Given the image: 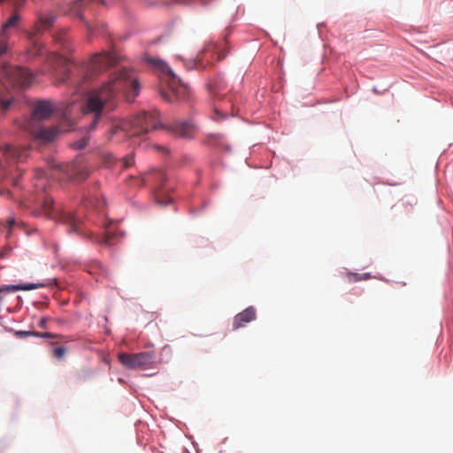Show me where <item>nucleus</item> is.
I'll return each instance as SVG.
<instances>
[{"label":"nucleus","mask_w":453,"mask_h":453,"mask_svg":"<svg viewBox=\"0 0 453 453\" xmlns=\"http://www.w3.org/2000/svg\"><path fill=\"white\" fill-rule=\"evenodd\" d=\"M140 83L135 73L130 69L124 68L99 88L90 90L87 96L84 116V119H87L89 113L94 114L88 130H93L96 127L103 114L115 108L116 97L120 90H130L134 97L138 95Z\"/></svg>","instance_id":"obj_1"},{"label":"nucleus","mask_w":453,"mask_h":453,"mask_svg":"<svg viewBox=\"0 0 453 453\" xmlns=\"http://www.w3.org/2000/svg\"><path fill=\"white\" fill-rule=\"evenodd\" d=\"M117 62L116 57L112 53L103 52L92 57L86 73L84 70L78 67L67 68L59 83H67L74 89V93H83L85 88L83 83L88 79L99 74L103 70L113 65Z\"/></svg>","instance_id":"obj_2"},{"label":"nucleus","mask_w":453,"mask_h":453,"mask_svg":"<svg viewBox=\"0 0 453 453\" xmlns=\"http://www.w3.org/2000/svg\"><path fill=\"white\" fill-rule=\"evenodd\" d=\"M149 63L163 74L161 78L162 86L159 88L162 98L170 104L188 99L190 95L189 88L187 84L181 82L167 64L158 58L149 59Z\"/></svg>","instance_id":"obj_3"},{"label":"nucleus","mask_w":453,"mask_h":453,"mask_svg":"<svg viewBox=\"0 0 453 453\" xmlns=\"http://www.w3.org/2000/svg\"><path fill=\"white\" fill-rule=\"evenodd\" d=\"M159 113L157 111H143L129 119H122L112 125L111 135L123 134L134 137L148 134L160 126Z\"/></svg>","instance_id":"obj_4"},{"label":"nucleus","mask_w":453,"mask_h":453,"mask_svg":"<svg viewBox=\"0 0 453 453\" xmlns=\"http://www.w3.org/2000/svg\"><path fill=\"white\" fill-rule=\"evenodd\" d=\"M53 111L52 104L50 101L42 100L34 104L31 117L23 124V128L35 139L47 142L52 141L58 129L57 127H43L40 121L47 119Z\"/></svg>","instance_id":"obj_5"},{"label":"nucleus","mask_w":453,"mask_h":453,"mask_svg":"<svg viewBox=\"0 0 453 453\" xmlns=\"http://www.w3.org/2000/svg\"><path fill=\"white\" fill-rule=\"evenodd\" d=\"M33 74L26 68L12 66L3 64L0 66V96L4 89H26L33 82ZM12 101L10 99H0V109L6 111Z\"/></svg>","instance_id":"obj_6"},{"label":"nucleus","mask_w":453,"mask_h":453,"mask_svg":"<svg viewBox=\"0 0 453 453\" xmlns=\"http://www.w3.org/2000/svg\"><path fill=\"white\" fill-rule=\"evenodd\" d=\"M27 154V147L15 148L10 144L0 147V180H6V181L17 186L16 173L19 172V169L15 166V164L25 160ZM4 194L5 191L0 188V196ZM6 194L10 195V192L6 191Z\"/></svg>","instance_id":"obj_7"},{"label":"nucleus","mask_w":453,"mask_h":453,"mask_svg":"<svg viewBox=\"0 0 453 453\" xmlns=\"http://www.w3.org/2000/svg\"><path fill=\"white\" fill-rule=\"evenodd\" d=\"M42 213L50 219H53L55 220L60 221L68 226V232L70 234L81 233V219L72 212H66L64 211H58L54 207L53 199L48 196H44L42 197V206H41Z\"/></svg>","instance_id":"obj_8"},{"label":"nucleus","mask_w":453,"mask_h":453,"mask_svg":"<svg viewBox=\"0 0 453 453\" xmlns=\"http://www.w3.org/2000/svg\"><path fill=\"white\" fill-rule=\"evenodd\" d=\"M118 357L119 362L128 369H147L155 361V354L147 351L134 354L119 353Z\"/></svg>","instance_id":"obj_9"},{"label":"nucleus","mask_w":453,"mask_h":453,"mask_svg":"<svg viewBox=\"0 0 453 453\" xmlns=\"http://www.w3.org/2000/svg\"><path fill=\"white\" fill-rule=\"evenodd\" d=\"M56 14L51 11L40 12L34 25V30L36 34H42L48 31L56 20Z\"/></svg>","instance_id":"obj_10"},{"label":"nucleus","mask_w":453,"mask_h":453,"mask_svg":"<svg viewBox=\"0 0 453 453\" xmlns=\"http://www.w3.org/2000/svg\"><path fill=\"white\" fill-rule=\"evenodd\" d=\"M256 319V310L254 307L250 306L242 312L235 315L233 321V329L237 330L243 327L246 324Z\"/></svg>","instance_id":"obj_11"},{"label":"nucleus","mask_w":453,"mask_h":453,"mask_svg":"<svg viewBox=\"0 0 453 453\" xmlns=\"http://www.w3.org/2000/svg\"><path fill=\"white\" fill-rule=\"evenodd\" d=\"M169 129L178 136L189 137L191 136L194 127L189 121H177L172 124Z\"/></svg>","instance_id":"obj_12"},{"label":"nucleus","mask_w":453,"mask_h":453,"mask_svg":"<svg viewBox=\"0 0 453 453\" xmlns=\"http://www.w3.org/2000/svg\"><path fill=\"white\" fill-rule=\"evenodd\" d=\"M49 176L53 177V178L56 177L52 173H49L42 168H38L35 171V188H36L37 191L45 190L47 183H48Z\"/></svg>","instance_id":"obj_13"},{"label":"nucleus","mask_w":453,"mask_h":453,"mask_svg":"<svg viewBox=\"0 0 453 453\" xmlns=\"http://www.w3.org/2000/svg\"><path fill=\"white\" fill-rule=\"evenodd\" d=\"M165 173L162 170H154L145 176L144 180L152 182L157 188L163 187L164 181L165 180Z\"/></svg>","instance_id":"obj_14"},{"label":"nucleus","mask_w":453,"mask_h":453,"mask_svg":"<svg viewBox=\"0 0 453 453\" xmlns=\"http://www.w3.org/2000/svg\"><path fill=\"white\" fill-rule=\"evenodd\" d=\"M20 17L18 13L12 15L6 22L2 25L0 37L9 38V30L16 28L19 25Z\"/></svg>","instance_id":"obj_15"},{"label":"nucleus","mask_w":453,"mask_h":453,"mask_svg":"<svg viewBox=\"0 0 453 453\" xmlns=\"http://www.w3.org/2000/svg\"><path fill=\"white\" fill-rule=\"evenodd\" d=\"M87 271L90 274L106 277L108 275L107 269L97 260L91 261L87 265Z\"/></svg>","instance_id":"obj_16"},{"label":"nucleus","mask_w":453,"mask_h":453,"mask_svg":"<svg viewBox=\"0 0 453 453\" xmlns=\"http://www.w3.org/2000/svg\"><path fill=\"white\" fill-rule=\"evenodd\" d=\"M117 234H118L110 226V225L105 226L104 237L102 238L99 242L106 246H111L115 243L114 238Z\"/></svg>","instance_id":"obj_17"},{"label":"nucleus","mask_w":453,"mask_h":453,"mask_svg":"<svg viewBox=\"0 0 453 453\" xmlns=\"http://www.w3.org/2000/svg\"><path fill=\"white\" fill-rule=\"evenodd\" d=\"M90 3L91 0H78L74 3L73 9L81 19H83L82 9H85Z\"/></svg>","instance_id":"obj_18"},{"label":"nucleus","mask_w":453,"mask_h":453,"mask_svg":"<svg viewBox=\"0 0 453 453\" xmlns=\"http://www.w3.org/2000/svg\"><path fill=\"white\" fill-rule=\"evenodd\" d=\"M225 88L226 86L222 81H217L210 87L211 95L219 99L221 98V91H223Z\"/></svg>","instance_id":"obj_19"},{"label":"nucleus","mask_w":453,"mask_h":453,"mask_svg":"<svg viewBox=\"0 0 453 453\" xmlns=\"http://www.w3.org/2000/svg\"><path fill=\"white\" fill-rule=\"evenodd\" d=\"M20 336L35 335L41 338H53L54 335L50 333H40L35 331H19L17 333Z\"/></svg>","instance_id":"obj_20"},{"label":"nucleus","mask_w":453,"mask_h":453,"mask_svg":"<svg viewBox=\"0 0 453 453\" xmlns=\"http://www.w3.org/2000/svg\"><path fill=\"white\" fill-rule=\"evenodd\" d=\"M10 51V45L8 38L0 37V59L8 55Z\"/></svg>","instance_id":"obj_21"},{"label":"nucleus","mask_w":453,"mask_h":453,"mask_svg":"<svg viewBox=\"0 0 453 453\" xmlns=\"http://www.w3.org/2000/svg\"><path fill=\"white\" fill-rule=\"evenodd\" d=\"M55 40L61 43L63 46L66 47L68 42H69V37L66 34L65 31H59L58 34L55 35Z\"/></svg>","instance_id":"obj_22"},{"label":"nucleus","mask_w":453,"mask_h":453,"mask_svg":"<svg viewBox=\"0 0 453 453\" xmlns=\"http://www.w3.org/2000/svg\"><path fill=\"white\" fill-rule=\"evenodd\" d=\"M119 163L121 167L123 168H128L134 164V156L128 155L127 157H122L119 160Z\"/></svg>","instance_id":"obj_23"},{"label":"nucleus","mask_w":453,"mask_h":453,"mask_svg":"<svg viewBox=\"0 0 453 453\" xmlns=\"http://www.w3.org/2000/svg\"><path fill=\"white\" fill-rule=\"evenodd\" d=\"M88 140H89V137L85 136V137L81 138V140L75 142L73 144V147L77 150H82L87 146Z\"/></svg>","instance_id":"obj_24"},{"label":"nucleus","mask_w":453,"mask_h":453,"mask_svg":"<svg viewBox=\"0 0 453 453\" xmlns=\"http://www.w3.org/2000/svg\"><path fill=\"white\" fill-rule=\"evenodd\" d=\"M346 279H347L348 282H349V283L357 282V281L362 280L361 273H348L346 274Z\"/></svg>","instance_id":"obj_25"},{"label":"nucleus","mask_w":453,"mask_h":453,"mask_svg":"<svg viewBox=\"0 0 453 453\" xmlns=\"http://www.w3.org/2000/svg\"><path fill=\"white\" fill-rule=\"evenodd\" d=\"M156 201L157 203L165 206L166 204L170 203L172 202V199L168 196H164L163 195L157 194L156 196Z\"/></svg>","instance_id":"obj_26"},{"label":"nucleus","mask_w":453,"mask_h":453,"mask_svg":"<svg viewBox=\"0 0 453 453\" xmlns=\"http://www.w3.org/2000/svg\"><path fill=\"white\" fill-rule=\"evenodd\" d=\"M65 348L60 346L53 349V356L57 358H62L65 355Z\"/></svg>","instance_id":"obj_27"},{"label":"nucleus","mask_w":453,"mask_h":453,"mask_svg":"<svg viewBox=\"0 0 453 453\" xmlns=\"http://www.w3.org/2000/svg\"><path fill=\"white\" fill-rule=\"evenodd\" d=\"M52 168H58L59 171L66 173L67 175L71 176V173H70V168L71 166L70 165H50Z\"/></svg>","instance_id":"obj_28"},{"label":"nucleus","mask_w":453,"mask_h":453,"mask_svg":"<svg viewBox=\"0 0 453 453\" xmlns=\"http://www.w3.org/2000/svg\"><path fill=\"white\" fill-rule=\"evenodd\" d=\"M75 174H76V177H77L78 179L84 180V179H86L87 177H88V175H89V172H88V171H87V170L85 169V167H83L81 170L78 171Z\"/></svg>","instance_id":"obj_29"},{"label":"nucleus","mask_w":453,"mask_h":453,"mask_svg":"<svg viewBox=\"0 0 453 453\" xmlns=\"http://www.w3.org/2000/svg\"><path fill=\"white\" fill-rule=\"evenodd\" d=\"M224 118H225V116L222 114V112L219 111V109L218 107H215L213 119L218 121V120L223 119Z\"/></svg>","instance_id":"obj_30"},{"label":"nucleus","mask_w":453,"mask_h":453,"mask_svg":"<svg viewBox=\"0 0 453 453\" xmlns=\"http://www.w3.org/2000/svg\"><path fill=\"white\" fill-rule=\"evenodd\" d=\"M15 219L13 218H10L6 221V226L9 228V230L14 226Z\"/></svg>","instance_id":"obj_31"},{"label":"nucleus","mask_w":453,"mask_h":453,"mask_svg":"<svg viewBox=\"0 0 453 453\" xmlns=\"http://www.w3.org/2000/svg\"><path fill=\"white\" fill-rule=\"evenodd\" d=\"M46 324H47V319L46 318H42L39 321V326L42 327V328H45L46 327Z\"/></svg>","instance_id":"obj_32"},{"label":"nucleus","mask_w":453,"mask_h":453,"mask_svg":"<svg viewBox=\"0 0 453 453\" xmlns=\"http://www.w3.org/2000/svg\"><path fill=\"white\" fill-rule=\"evenodd\" d=\"M361 277H362V280H370L372 278V275L369 273H361Z\"/></svg>","instance_id":"obj_33"},{"label":"nucleus","mask_w":453,"mask_h":453,"mask_svg":"<svg viewBox=\"0 0 453 453\" xmlns=\"http://www.w3.org/2000/svg\"><path fill=\"white\" fill-rule=\"evenodd\" d=\"M226 57V53H219V56H218V60H221L223 59L224 58Z\"/></svg>","instance_id":"obj_34"},{"label":"nucleus","mask_w":453,"mask_h":453,"mask_svg":"<svg viewBox=\"0 0 453 453\" xmlns=\"http://www.w3.org/2000/svg\"><path fill=\"white\" fill-rule=\"evenodd\" d=\"M216 50V46L212 45V46H208L206 50L207 51H210V50Z\"/></svg>","instance_id":"obj_35"},{"label":"nucleus","mask_w":453,"mask_h":453,"mask_svg":"<svg viewBox=\"0 0 453 453\" xmlns=\"http://www.w3.org/2000/svg\"><path fill=\"white\" fill-rule=\"evenodd\" d=\"M86 27H87V28H88V32H89V33H92V27H91V26H90V25H88V23H86Z\"/></svg>","instance_id":"obj_36"},{"label":"nucleus","mask_w":453,"mask_h":453,"mask_svg":"<svg viewBox=\"0 0 453 453\" xmlns=\"http://www.w3.org/2000/svg\"><path fill=\"white\" fill-rule=\"evenodd\" d=\"M218 50V49L216 48V50ZM214 54H217V51H214Z\"/></svg>","instance_id":"obj_37"},{"label":"nucleus","mask_w":453,"mask_h":453,"mask_svg":"<svg viewBox=\"0 0 453 453\" xmlns=\"http://www.w3.org/2000/svg\"><path fill=\"white\" fill-rule=\"evenodd\" d=\"M3 0H0V3L2 2Z\"/></svg>","instance_id":"obj_38"}]
</instances>
